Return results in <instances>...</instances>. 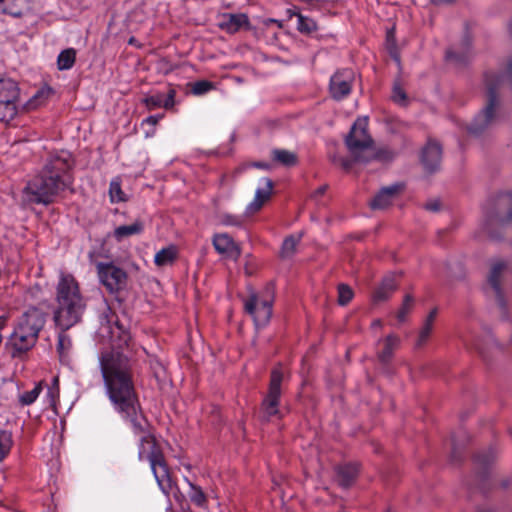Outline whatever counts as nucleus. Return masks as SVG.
<instances>
[{
  "mask_svg": "<svg viewBox=\"0 0 512 512\" xmlns=\"http://www.w3.org/2000/svg\"><path fill=\"white\" fill-rule=\"evenodd\" d=\"M354 72L351 69H341L330 78L329 91L331 97L337 101L346 98L352 91Z\"/></svg>",
  "mask_w": 512,
  "mask_h": 512,
  "instance_id": "obj_12",
  "label": "nucleus"
},
{
  "mask_svg": "<svg viewBox=\"0 0 512 512\" xmlns=\"http://www.w3.org/2000/svg\"><path fill=\"white\" fill-rule=\"evenodd\" d=\"M30 315H37V318H39L40 320V325H39V331L41 330V328L43 327L44 325V316H43V313L37 309V308H30L28 309L22 316L21 318L19 319L18 321V324H23L24 326V329L27 330L29 328H35L34 325L30 322V321H25V320H28Z\"/></svg>",
  "mask_w": 512,
  "mask_h": 512,
  "instance_id": "obj_33",
  "label": "nucleus"
},
{
  "mask_svg": "<svg viewBox=\"0 0 512 512\" xmlns=\"http://www.w3.org/2000/svg\"><path fill=\"white\" fill-rule=\"evenodd\" d=\"M54 94L51 87L45 85L41 87L25 104L27 110H33L46 103V101Z\"/></svg>",
  "mask_w": 512,
  "mask_h": 512,
  "instance_id": "obj_25",
  "label": "nucleus"
},
{
  "mask_svg": "<svg viewBox=\"0 0 512 512\" xmlns=\"http://www.w3.org/2000/svg\"><path fill=\"white\" fill-rule=\"evenodd\" d=\"M300 241V236H289L285 238L281 248V254L283 257H290L296 250V246Z\"/></svg>",
  "mask_w": 512,
  "mask_h": 512,
  "instance_id": "obj_37",
  "label": "nucleus"
},
{
  "mask_svg": "<svg viewBox=\"0 0 512 512\" xmlns=\"http://www.w3.org/2000/svg\"><path fill=\"white\" fill-rule=\"evenodd\" d=\"M76 59V51L73 48L66 49V70L72 68Z\"/></svg>",
  "mask_w": 512,
  "mask_h": 512,
  "instance_id": "obj_46",
  "label": "nucleus"
},
{
  "mask_svg": "<svg viewBox=\"0 0 512 512\" xmlns=\"http://www.w3.org/2000/svg\"><path fill=\"white\" fill-rule=\"evenodd\" d=\"M372 327H378V328H381L382 327V322L379 320V319H376L372 322Z\"/></svg>",
  "mask_w": 512,
  "mask_h": 512,
  "instance_id": "obj_58",
  "label": "nucleus"
},
{
  "mask_svg": "<svg viewBox=\"0 0 512 512\" xmlns=\"http://www.w3.org/2000/svg\"><path fill=\"white\" fill-rule=\"evenodd\" d=\"M414 306V299L411 295L407 294L404 299L401 307L396 313V318L400 323H403L407 320L409 313L412 311Z\"/></svg>",
  "mask_w": 512,
  "mask_h": 512,
  "instance_id": "obj_35",
  "label": "nucleus"
},
{
  "mask_svg": "<svg viewBox=\"0 0 512 512\" xmlns=\"http://www.w3.org/2000/svg\"><path fill=\"white\" fill-rule=\"evenodd\" d=\"M46 397L52 409L57 412V403H59L60 397L59 376L53 377L52 383L48 385Z\"/></svg>",
  "mask_w": 512,
  "mask_h": 512,
  "instance_id": "obj_29",
  "label": "nucleus"
},
{
  "mask_svg": "<svg viewBox=\"0 0 512 512\" xmlns=\"http://www.w3.org/2000/svg\"><path fill=\"white\" fill-rule=\"evenodd\" d=\"M340 164L345 170L351 167V161L349 159H342Z\"/></svg>",
  "mask_w": 512,
  "mask_h": 512,
  "instance_id": "obj_55",
  "label": "nucleus"
},
{
  "mask_svg": "<svg viewBox=\"0 0 512 512\" xmlns=\"http://www.w3.org/2000/svg\"><path fill=\"white\" fill-rule=\"evenodd\" d=\"M242 218L240 216L225 214L222 216V223L226 226H241Z\"/></svg>",
  "mask_w": 512,
  "mask_h": 512,
  "instance_id": "obj_42",
  "label": "nucleus"
},
{
  "mask_svg": "<svg viewBox=\"0 0 512 512\" xmlns=\"http://www.w3.org/2000/svg\"><path fill=\"white\" fill-rule=\"evenodd\" d=\"M186 482L188 483L190 487V491L188 492L189 498L195 505L199 507H203L207 503L206 495L204 494L201 487L193 484L186 478Z\"/></svg>",
  "mask_w": 512,
  "mask_h": 512,
  "instance_id": "obj_31",
  "label": "nucleus"
},
{
  "mask_svg": "<svg viewBox=\"0 0 512 512\" xmlns=\"http://www.w3.org/2000/svg\"><path fill=\"white\" fill-rule=\"evenodd\" d=\"M438 310L437 308L432 309L425 320L423 321L422 326L419 329L418 332V338L416 341V347L419 348L423 346L427 340L429 339L430 335L432 334L434 322L437 317Z\"/></svg>",
  "mask_w": 512,
  "mask_h": 512,
  "instance_id": "obj_21",
  "label": "nucleus"
},
{
  "mask_svg": "<svg viewBox=\"0 0 512 512\" xmlns=\"http://www.w3.org/2000/svg\"><path fill=\"white\" fill-rule=\"evenodd\" d=\"M494 458L493 452L489 450L488 453L477 454L475 456V462L479 465H487Z\"/></svg>",
  "mask_w": 512,
  "mask_h": 512,
  "instance_id": "obj_43",
  "label": "nucleus"
},
{
  "mask_svg": "<svg viewBox=\"0 0 512 512\" xmlns=\"http://www.w3.org/2000/svg\"><path fill=\"white\" fill-rule=\"evenodd\" d=\"M212 244L220 255L238 260L241 255V249L234 239L227 233L215 234L212 238Z\"/></svg>",
  "mask_w": 512,
  "mask_h": 512,
  "instance_id": "obj_13",
  "label": "nucleus"
},
{
  "mask_svg": "<svg viewBox=\"0 0 512 512\" xmlns=\"http://www.w3.org/2000/svg\"><path fill=\"white\" fill-rule=\"evenodd\" d=\"M25 7V0H2L0 9L3 13L14 17L22 15Z\"/></svg>",
  "mask_w": 512,
  "mask_h": 512,
  "instance_id": "obj_28",
  "label": "nucleus"
},
{
  "mask_svg": "<svg viewBox=\"0 0 512 512\" xmlns=\"http://www.w3.org/2000/svg\"><path fill=\"white\" fill-rule=\"evenodd\" d=\"M63 166L64 160L61 158L47 163L42 172L25 187V200L30 203H49L58 191Z\"/></svg>",
  "mask_w": 512,
  "mask_h": 512,
  "instance_id": "obj_3",
  "label": "nucleus"
},
{
  "mask_svg": "<svg viewBox=\"0 0 512 512\" xmlns=\"http://www.w3.org/2000/svg\"><path fill=\"white\" fill-rule=\"evenodd\" d=\"M274 303V285L268 283L264 288L256 292L251 290L243 299L244 311L250 315L257 328L265 327L271 319Z\"/></svg>",
  "mask_w": 512,
  "mask_h": 512,
  "instance_id": "obj_6",
  "label": "nucleus"
},
{
  "mask_svg": "<svg viewBox=\"0 0 512 512\" xmlns=\"http://www.w3.org/2000/svg\"><path fill=\"white\" fill-rule=\"evenodd\" d=\"M48 465L50 466L51 470L59 472L61 470V466H62V463H61V453L57 452L55 457H52L49 460Z\"/></svg>",
  "mask_w": 512,
  "mask_h": 512,
  "instance_id": "obj_45",
  "label": "nucleus"
},
{
  "mask_svg": "<svg viewBox=\"0 0 512 512\" xmlns=\"http://www.w3.org/2000/svg\"><path fill=\"white\" fill-rule=\"evenodd\" d=\"M100 282L110 293H117L126 286L127 273L113 263H96Z\"/></svg>",
  "mask_w": 512,
  "mask_h": 512,
  "instance_id": "obj_11",
  "label": "nucleus"
},
{
  "mask_svg": "<svg viewBox=\"0 0 512 512\" xmlns=\"http://www.w3.org/2000/svg\"><path fill=\"white\" fill-rule=\"evenodd\" d=\"M176 92L174 89H169L168 93L165 95L163 93H155L149 96H146L143 99V103L149 110H154L157 108H165L169 109L174 106L175 103Z\"/></svg>",
  "mask_w": 512,
  "mask_h": 512,
  "instance_id": "obj_17",
  "label": "nucleus"
},
{
  "mask_svg": "<svg viewBox=\"0 0 512 512\" xmlns=\"http://www.w3.org/2000/svg\"><path fill=\"white\" fill-rule=\"evenodd\" d=\"M465 45H466V46H469V45H470V41H469L468 39H467V40H465Z\"/></svg>",
  "mask_w": 512,
  "mask_h": 512,
  "instance_id": "obj_60",
  "label": "nucleus"
},
{
  "mask_svg": "<svg viewBox=\"0 0 512 512\" xmlns=\"http://www.w3.org/2000/svg\"><path fill=\"white\" fill-rule=\"evenodd\" d=\"M327 190V185H322L320 186L316 191H315V196H321L323 195Z\"/></svg>",
  "mask_w": 512,
  "mask_h": 512,
  "instance_id": "obj_54",
  "label": "nucleus"
},
{
  "mask_svg": "<svg viewBox=\"0 0 512 512\" xmlns=\"http://www.w3.org/2000/svg\"><path fill=\"white\" fill-rule=\"evenodd\" d=\"M162 115H151L147 117L144 122L150 124V125H156L158 121L162 118Z\"/></svg>",
  "mask_w": 512,
  "mask_h": 512,
  "instance_id": "obj_48",
  "label": "nucleus"
},
{
  "mask_svg": "<svg viewBox=\"0 0 512 512\" xmlns=\"http://www.w3.org/2000/svg\"><path fill=\"white\" fill-rule=\"evenodd\" d=\"M57 452H60V451L59 450H57L56 452L52 451V454H54V456H55Z\"/></svg>",
  "mask_w": 512,
  "mask_h": 512,
  "instance_id": "obj_63",
  "label": "nucleus"
},
{
  "mask_svg": "<svg viewBox=\"0 0 512 512\" xmlns=\"http://www.w3.org/2000/svg\"><path fill=\"white\" fill-rule=\"evenodd\" d=\"M260 184L255 192L253 201L249 205L250 209L254 211L259 210L269 200L273 190V182L269 178H262Z\"/></svg>",
  "mask_w": 512,
  "mask_h": 512,
  "instance_id": "obj_19",
  "label": "nucleus"
},
{
  "mask_svg": "<svg viewBox=\"0 0 512 512\" xmlns=\"http://www.w3.org/2000/svg\"><path fill=\"white\" fill-rule=\"evenodd\" d=\"M101 371L107 394L115 410L136 431H143L145 417L140 408L127 361L119 356L103 357Z\"/></svg>",
  "mask_w": 512,
  "mask_h": 512,
  "instance_id": "obj_1",
  "label": "nucleus"
},
{
  "mask_svg": "<svg viewBox=\"0 0 512 512\" xmlns=\"http://www.w3.org/2000/svg\"><path fill=\"white\" fill-rule=\"evenodd\" d=\"M368 122L366 118H358L349 134L345 138V144L354 156L355 161L367 163L372 159L387 161L393 154L389 150H373V139L367 132Z\"/></svg>",
  "mask_w": 512,
  "mask_h": 512,
  "instance_id": "obj_4",
  "label": "nucleus"
},
{
  "mask_svg": "<svg viewBox=\"0 0 512 512\" xmlns=\"http://www.w3.org/2000/svg\"><path fill=\"white\" fill-rule=\"evenodd\" d=\"M57 64H58V68L60 70H63L64 69V50H61L58 54V58H57Z\"/></svg>",
  "mask_w": 512,
  "mask_h": 512,
  "instance_id": "obj_51",
  "label": "nucleus"
},
{
  "mask_svg": "<svg viewBox=\"0 0 512 512\" xmlns=\"http://www.w3.org/2000/svg\"><path fill=\"white\" fill-rule=\"evenodd\" d=\"M272 159L283 166L291 167L297 164V155L285 149L272 150Z\"/></svg>",
  "mask_w": 512,
  "mask_h": 512,
  "instance_id": "obj_27",
  "label": "nucleus"
},
{
  "mask_svg": "<svg viewBox=\"0 0 512 512\" xmlns=\"http://www.w3.org/2000/svg\"><path fill=\"white\" fill-rule=\"evenodd\" d=\"M110 333H111V337H113L115 334V332L112 329H111Z\"/></svg>",
  "mask_w": 512,
  "mask_h": 512,
  "instance_id": "obj_62",
  "label": "nucleus"
},
{
  "mask_svg": "<svg viewBox=\"0 0 512 512\" xmlns=\"http://www.w3.org/2000/svg\"><path fill=\"white\" fill-rule=\"evenodd\" d=\"M442 148L435 141H429L422 150L421 162L429 173L435 172L441 162Z\"/></svg>",
  "mask_w": 512,
  "mask_h": 512,
  "instance_id": "obj_15",
  "label": "nucleus"
},
{
  "mask_svg": "<svg viewBox=\"0 0 512 512\" xmlns=\"http://www.w3.org/2000/svg\"><path fill=\"white\" fill-rule=\"evenodd\" d=\"M58 299L60 300L62 297H64V275L61 274L59 283H58Z\"/></svg>",
  "mask_w": 512,
  "mask_h": 512,
  "instance_id": "obj_47",
  "label": "nucleus"
},
{
  "mask_svg": "<svg viewBox=\"0 0 512 512\" xmlns=\"http://www.w3.org/2000/svg\"><path fill=\"white\" fill-rule=\"evenodd\" d=\"M178 249L175 245H169L159 250L154 256V263L158 267L172 265L177 259Z\"/></svg>",
  "mask_w": 512,
  "mask_h": 512,
  "instance_id": "obj_23",
  "label": "nucleus"
},
{
  "mask_svg": "<svg viewBox=\"0 0 512 512\" xmlns=\"http://www.w3.org/2000/svg\"><path fill=\"white\" fill-rule=\"evenodd\" d=\"M144 230V224L140 220H136L130 225H121L115 228L114 237L117 241H121L132 235L141 234Z\"/></svg>",
  "mask_w": 512,
  "mask_h": 512,
  "instance_id": "obj_24",
  "label": "nucleus"
},
{
  "mask_svg": "<svg viewBox=\"0 0 512 512\" xmlns=\"http://www.w3.org/2000/svg\"><path fill=\"white\" fill-rule=\"evenodd\" d=\"M19 84L10 77H0V121L9 123L18 113Z\"/></svg>",
  "mask_w": 512,
  "mask_h": 512,
  "instance_id": "obj_7",
  "label": "nucleus"
},
{
  "mask_svg": "<svg viewBox=\"0 0 512 512\" xmlns=\"http://www.w3.org/2000/svg\"><path fill=\"white\" fill-rule=\"evenodd\" d=\"M131 428L133 433L140 437L138 447L139 459L149 462L159 488L166 496H169L176 487V484L171 478L162 451L157 446L155 438L149 432L148 421L145 419L143 431H136L134 427Z\"/></svg>",
  "mask_w": 512,
  "mask_h": 512,
  "instance_id": "obj_2",
  "label": "nucleus"
},
{
  "mask_svg": "<svg viewBox=\"0 0 512 512\" xmlns=\"http://www.w3.org/2000/svg\"><path fill=\"white\" fill-rule=\"evenodd\" d=\"M509 32H510V35L512 36V21L509 24Z\"/></svg>",
  "mask_w": 512,
  "mask_h": 512,
  "instance_id": "obj_59",
  "label": "nucleus"
},
{
  "mask_svg": "<svg viewBox=\"0 0 512 512\" xmlns=\"http://www.w3.org/2000/svg\"><path fill=\"white\" fill-rule=\"evenodd\" d=\"M392 100L401 105L405 106L407 104V95L404 89L400 86L399 83H395L392 90Z\"/></svg>",
  "mask_w": 512,
  "mask_h": 512,
  "instance_id": "obj_39",
  "label": "nucleus"
},
{
  "mask_svg": "<svg viewBox=\"0 0 512 512\" xmlns=\"http://www.w3.org/2000/svg\"><path fill=\"white\" fill-rule=\"evenodd\" d=\"M54 319H55V322L57 323V325L61 326V311L60 310L55 312Z\"/></svg>",
  "mask_w": 512,
  "mask_h": 512,
  "instance_id": "obj_56",
  "label": "nucleus"
},
{
  "mask_svg": "<svg viewBox=\"0 0 512 512\" xmlns=\"http://www.w3.org/2000/svg\"><path fill=\"white\" fill-rule=\"evenodd\" d=\"M400 344V339L395 336L394 334L388 335L384 340V347L383 349L378 353L379 360L386 364L388 363L395 351V349L398 348Z\"/></svg>",
  "mask_w": 512,
  "mask_h": 512,
  "instance_id": "obj_26",
  "label": "nucleus"
},
{
  "mask_svg": "<svg viewBox=\"0 0 512 512\" xmlns=\"http://www.w3.org/2000/svg\"><path fill=\"white\" fill-rule=\"evenodd\" d=\"M115 326L119 330L118 336L120 338H122L124 342H126L128 339V335H127L126 331L122 328V326H120L118 321L115 322Z\"/></svg>",
  "mask_w": 512,
  "mask_h": 512,
  "instance_id": "obj_49",
  "label": "nucleus"
},
{
  "mask_svg": "<svg viewBox=\"0 0 512 512\" xmlns=\"http://www.w3.org/2000/svg\"><path fill=\"white\" fill-rule=\"evenodd\" d=\"M109 196L112 203L125 202L127 200L126 194L121 188V181L119 178H115L110 182Z\"/></svg>",
  "mask_w": 512,
  "mask_h": 512,
  "instance_id": "obj_30",
  "label": "nucleus"
},
{
  "mask_svg": "<svg viewBox=\"0 0 512 512\" xmlns=\"http://www.w3.org/2000/svg\"><path fill=\"white\" fill-rule=\"evenodd\" d=\"M27 321H30L35 328L25 330L23 324H17L9 338V345L13 348V357H18L27 352L37 341L40 320L37 318V315H30Z\"/></svg>",
  "mask_w": 512,
  "mask_h": 512,
  "instance_id": "obj_8",
  "label": "nucleus"
},
{
  "mask_svg": "<svg viewBox=\"0 0 512 512\" xmlns=\"http://www.w3.org/2000/svg\"><path fill=\"white\" fill-rule=\"evenodd\" d=\"M353 298L352 289L346 284L338 286V303L342 306L348 304Z\"/></svg>",
  "mask_w": 512,
  "mask_h": 512,
  "instance_id": "obj_38",
  "label": "nucleus"
},
{
  "mask_svg": "<svg viewBox=\"0 0 512 512\" xmlns=\"http://www.w3.org/2000/svg\"><path fill=\"white\" fill-rule=\"evenodd\" d=\"M359 471V467L355 463L339 465L336 468L338 482L343 487H348L352 484Z\"/></svg>",
  "mask_w": 512,
  "mask_h": 512,
  "instance_id": "obj_22",
  "label": "nucleus"
},
{
  "mask_svg": "<svg viewBox=\"0 0 512 512\" xmlns=\"http://www.w3.org/2000/svg\"><path fill=\"white\" fill-rule=\"evenodd\" d=\"M66 330L77 324L85 310V302L74 278L66 275Z\"/></svg>",
  "mask_w": 512,
  "mask_h": 512,
  "instance_id": "obj_9",
  "label": "nucleus"
},
{
  "mask_svg": "<svg viewBox=\"0 0 512 512\" xmlns=\"http://www.w3.org/2000/svg\"><path fill=\"white\" fill-rule=\"evenodd\" d=\"M60 425L63 427L64 426V420L63 419H60Z\"/></svg>",
  "mask_w": 512,
  "mask_h": 512,
  "instance_id": "obj_61",
  "label": "nucleus"
},
{
  "mask_svg": "<svg viewBox=\"0 0 512 512\" xmlns=\"http://www.w3.org/2000/svg\"><path fill=\"white\" fill-rule=\"evenodd\" d=\"M439 207H440V204L439 202L435 201V202H431V203H428L426 205V209L427 210H430V211H438L439 210Z\"/></svg>",
  "mask_w": 512,
  "mask_h": 512,
  "instance_id": "obj_53",
  "label": "nucleus"
},
{
  "mask_svg": "<svg viewBox=\"0 0 512 512\" xmlns=\"http://www.w3.org/2000/svg\"><path fill=\"white\" fill-rule=\"evenodd\" d=\"M12 443L11 434L7 431H0V462L9 454Z\"/></svg>",
  "mask_w": 512,
  "mask_h": 512,
  "instance_id": "obj_36",
  "label": "nucleus"
},
{
  "mask_svg": "<svg viewBox=\"0 0 512 512\" xmlns=\"http://www.w3.org/2000/svg\"><path fill=\"white\" fill-rule=\"evenodd\" d=\"M249 24V18L246 14L227 13L222 16V21L220 22L219 26L221 29L233 34L238 32L242 27H248Z\"/></svg>",
  "mask_w": 512,
  "mask_h": 512,
  "instance_id": "obj_18",
  "label": "nucleus"
},
{
  "mask_svg": "<svg viewBox=\"0 0 512 512\" xmlns=\"http://www.w3.org/2000/svg\"><path fill=\"white\" fill-rule=\"evenodd\" d=\"M402 183H395L391 186L382 188L375 197L370 201V207L373 210H382L389 207L395 197L403 190Z\"/></svg>",
  "mask_w": 512,
  "mask_h": 512,
  "instance_id": "obj_14",
  "label": "nucleus"
},
{
  "mask_svg": "<svg viewBox=\"0 0 512 512\" xmlns=\"http://www.w3.org/2000/svg\"><path fill=\"white\" fill-rule=\"evenodd\" d=\"M505 80L512 82V57L508 59L503 74L487 73L485 75L488 103L469 126L468 130L471 134L479 135L495 121V111L498 105L497 89Z\"/></svg>",
  "mask_w": 512,
  "mask_h": 512,
  "instance_id": "obj_5",
  "label": "nucleus"
},
{
  "mask_svg": "<svg viewBox=\"0 0 512 512\" xmlns=\"http://www.w3.org/2000/svg\"><path fill=\"white\" fill-rule=\"evenodd\" d=\"M496 203L499 207L507 206L509 208L507 220H512V194L509 192L501 193L498 195Z\"/></svg>",
  "mask_w": 512,
  "mask_h": 512,
  "instance_id": "obj_41",
  "label": "nucleus"
},
{
  "mask_svg": "<svg viewBox=\"0 0 512 512\" xmlns=\"http://www.w3.org/2000/svg\"><path fill=\"white\" fill-rule=\"evenodd\" d=\"M252 166L256 167V168H259V169H263V170H270L271 169V165L269 163H266V162H255V163H253Z\"/></svg>",
  "mask_w": 512,
  "mask_h": 512,
  "instance_id": "obj_52",
  "label": "nucleus"
},
{
  "mask_svg": "<svg viewBox=\"0 0 512 512\" xmlns=\"http://www.w3.org/2000/svg\"><path fill=\"white\" fill-rule=\"evenodd\" d=\"M397 289L396 276L391 274L385 276L373 293L374 302L386 301Z\"/></svg>",
  "mask_w": 512,
  "mask_h": 512,
  "instance_id": "obj_20",
  "label": "nucleus"
},
{
  "mask_svg": "<svg viewBox=\"0 0 512 512\" xmlns=\"http://www.w3.org/2000/svg\"><path fill=\"white\" fill-rule=\"evenodd\" d=\"M433 4L440 5V4H448L453 2L454 0H430Z\"/></svg>",
  "mask_w": 512,
  "mask_h": 512,
  "instance_id": "obj_57",
  "label": "nucleus"
},
{
  "mask_svg": "<svg viewBox=\"0 0 512 512\" xmlns=\"http://www.w3.org/2000/svg\"><path fill=\"white\" fill-rule=\"evenodd\" d=\"M296 16L298 31L301 33L310 34L317 30V24L312 18L306 17L300 13H297Z\"/></svg>",
  "mask_w": 512,
  "mask_h": 512,
  "instance_id": "obj_32",
  "label": "nucleus"
},
{
  "mask_svg": "<svg viewBox=\"0 0 512 512\" xmlns=\"http://www.w3.org/2000/svg\"><path fill=\"white\" fill-rule=\"evenodd\" d=\"M42 391V383H37L30 391H26L19 395V402L21 405L27 406L33 404L39 397Z\"/></svg>",
  "mask_w": 512,
  "mask_h": 512,
  "instance_id": "obj_34",
  "label": "nucleus"
},
{
  "mask_svg": "<svg viewBox=\"0 0 512 512\" xmlns=\"http://www.w3.org/2000/svg\"><path fill=\"white\" fill-rule=\"evenodd\" d=\"M213 88L214 85L212 82L207 80H200L193 84L191 91L194 95H203Z\"/></svg>",
  "mask_w": 512,
  "mask_h": 512,
  "instance_id": "obj_40",
  "label": "nucleus"
},
{
  "mask_svg": "<svg viewBox=\"0 0 512 512\" xmlns=\"http://www.w3.org/2000/svg\"><path fill=\"white\" fill-rule=\"evenodd\" d=\"M282 380V371L280 369L272 370L269 389L261 404L262 417L265 420H269L271 417L279 415Z\"/></svg>",
  "mask_w": 512,
  "mask_h": 512,
  "instance_id": "obj_10",
  "label": "nucleus"
},
{
  "mask_svg": "<svg viewBox=\"0 0 512 512\" xmlns=\"http://www.w3.org/2000/svg\"><path fill=\"white\" fill-rule=\"evenodd\" d=\"M507 269V264L502 260H496L491 265V270L488 276V283L495 291L497 300L502 309L506 308V303L501 289L500 277Z\"/></svg>",
  "mask_w": 512,
  "mask_h": 512,
  "instance_id": "obj_16",
  "label": "nucleus"
},
{
  "mask_svg": "<svg viewBox=\"0 0 512 512\" xmlns=\"http://www.w3.org/2000/svg\"><path fill=\"white\" fill-rule=\"evenodd\" d=\"M64 348V336L62 335V328L60 327V331L58 334V350L60 355L62 354V349Z\"/></svg>",
  "mask_w": 512,
  "mask_h": 512,
  "instance_id": "obj_50",
  "label": "nucleus"
},
{
  "mask_svg": "<svg viewBox=\"0 0 512 512\" xmlns=\"http://www.w3.org/2000/svg\"><path fill=\"white\" fill-rule=\"evenodd\" d=\"M446 58H447V60L461 63V62L466 61V59L468 58V53H466L464 55H460L454 50H448L446 52Z\"/></svg>",
  "mask_w": 512,
  "mask_h": 512,
  "instance_id": "obj_44",
  "label": "nucleus"
}]
</instances>
